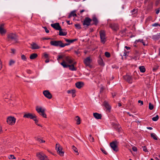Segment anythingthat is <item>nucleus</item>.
<instances>
[{"label": "nucleus", "instance_id": "obj_2", "mask_svg": "<svg viewBox=\"0 0 160 160\" xmlns=\"http://www.w3.org/2000/svg\"><path fill=\"white\" fill-rule=\"evenodd\" d=\"M36 156L40 160H49L48 157L42 152L37 153Z\"/></svg>", "mask_w": 160, "mask_h": 160}, {"label": "nucleus", "instance_id": "obj_18", "mask_svg": "<svg viewBox=\"0 0 160 160\" xmlns=\"http://www.w3.org/2000/svg\"><path fill=\"white\" fill-rule=\"evenodd\" d=\"M104 105L107 108V110L110 111L111 109V107L108 103L107 101H105L104 102Z\"/></svg>", "mask_w": 160, "mask_h": 160}, {"label": "nucleus", "instance_id": "obj_25", "mask_svg": "<svg viewBox=\"0 0 160 160\" xmlns=\"http://www.w3.org/2000/svg\"><path fill=\"white\" fill-rule=\"evenodd\" d=\"M38 57V54L36 53H33L30 56V58L31 59H34Z\"/></svg>", "mask_w": 160, "mask_h": 160}, {"label": "nucleus", "instance_id": "obj_56", "mask_svg": "<svg viewBox=\"0 0 160 160\" xmlns=\"http://www.w3.org/2000/svg\"><path fill=\"white\" fill-rule=\"evenodd\" d=\"M35 138L36 140L39 142H40L41 141V139L38 137H35Z\"/></svg>", "mask_w": 160, "mask_h": 160}, {"label": "nucleus", "instance_id": "obj_52", "mask_svg": "<svg viewBox=\"0 0 160 160\" xmlns=\"http://www.w3.org/2000/svg\"><path fill=\"white\" fill-rule=\"evenodd\" d=\"M153 38H156V39H158L159 38H160V37L158 35V36H153Z\"/></svg>", "mask_w": 160, "mask_h": 160}, {"label": "nucleus", "instance_id": "obj_60", "mask_svg": "<svg viewBox=\"0 0 160 160\" xmlns=\"http://www.w3.org/2000/svg\"><path fill=\"white\" fill-rule=\"evenodd\" d=\"M2 68V62H0V70Z\"/></svg>", "mask_w": 160, "mask_h": 160}, {"label": "nucleus", "instance_id": "obj_62", "mask_svg": "<svg viewBox=\"0 0 160 160\" xmlns=\"http://www.w3.org/2000/svg\"><path fill=\"white\" fill-rule=\"evenodd\" d=\"M45 62L46 63H48V62H49V60L48 59H47L45 61Z\"/></svg>", "mask_w": 160, "mask_h": 160}, {"label": "nucleus", "instance_id": "obj_19", "mask_svg": "<svg viewBox=\"0 0 160 160\" xmlns=\"http://www.w3.org/2000/svg\"><path fill=\"white\" fill-rule=\"evenodd\" d=\"M65 60L69 64H72L73 62V60L69 56H66L65 58Z\"/></svg>", "mask_w": 160, "mask_h": 160}, {"label": "nucleus", "instance_id": "obj_59", "mask_svg": "<svg viewBox=\"0 0 160 160\" xmlns=\"http://www.w3.org/2000/svg\"><path fill=\"white\" fill-rule=\"evenodd\" d=\"M33 120L35 121V123H36V124H37V123H38V121L37 119H36V118H34V119H33Z\"/></svg>", "mask_w": 160, "mask_h": 160}, {"label": "nucleus", "instance_id": "obj_50", "mask_svg": "<svg viewBox=\"0 0 160 160\" xmlns=\"http://www.w3.org/2000/svg\"><path fill=\"white\" fill-rule=\"evenodd\" d=\"M44 56L45 58H48V54L46 53H44Z\"/></svg>", "mask_w": 160, "mask_h": 160}, {"label": "nucleus", "instance_id": "obj_45", "mask_svg": "<svg viewBox=\"0 0 160 160\" xmlns=\"http://www.w3.org/2000/svg\"><path fill=\"white\" fill-rule=\"evenodd\" d=\"M101 150L102 152H103L104 154H105L106 155H107L108 154V153H107V152L105 151V150L104 149H103L102 148H101Z\"/></svg>", "mask_w": 160, "mask_h": 160}, {"label": "nucleus", "instance_id": "obj_21", "mask_svg": "<svg viewBox=\"0 0 160 160\" xmlns=\"http://www.w3.org/2000/svg\"><path fill=\"white\" fill-rule=\"evenodd\" d=\"M110 27L114 30L117 31L118 29V25L115 24H111Z\"/></svg>", "mask_w": 160, "mask_h": 160}, {"label": "nucleus", "instance_id": "obj_11", "mask_svg": "<svg viewBox=\"0 0 160 160\" xmlns=\"http://www.w3.org/2000/svg\"><path fill=\"white\" fill-rule=\"evenodd\" d=\"M123 78L126 81L130 83H132V78L131 76L127 74L126 75L123 76Z\"/></svg>", "mask_w": 160, "mask_h": 160}, {"label": "nucleus", "instance_id": "obj_57", "mask_svg": "<svg viewBox=\"0 0 160 160\" xmlns=\"http://www.w3.org/2000/svg\"><path fill=\"white\" fill-rule=\"evenodd\" d=\"M63 58V56L61 55H59L58 56V60H59V59L62 58Z\"/></svg>", "mask_w": 160, "mask_h": 160}, {"label": "nucleus", "instance_id": "obj_16", "mask_svg": "<svg viewBox=\"0 0 160 160\" xmlns=\"http://www.w3.org/2000/svg\"><path fill=\"white\" fill-rule=\"evenodd\" d=\"M75 85L77 88L80 89L83 86L84 83L82 82H78L76 83Z\"/></svg>", "mask_w": 160, "mask_h": 160}, {"label": "nucleus", "instance_id": "obj_51", "mask_svg": "<svg viewBox=\"0 0 160 160\" xmlns=\"http://www.w3.org/2000/svg\"><path fill=\"white\" fill-rule=\"evenodd\" d=\"M158 25H159V24L156 23L152 24V26L153 27H157V26H158Z\"/></svg>", "mask_w": 160, "mask_h": 160}, {"label": "nucleus", "instance_id": "obj_53", "mask_svg": "<svg viewBox=\"0 0 160 160\" xmlns=\"http://www.w3.org/2000/svg\"><path fill=\"white\" fill-rule=\"evenodd\" d=\"M132 150L135 152H136L137 151V148L136 147H133L132 148Z\"/></svg>", "mask_w": 160, "mask_h": 160}, {"label": "nucleus", "instance_id": "obj_48", "mask_svg": "<svg viewBox=\"0 0 160 160\" xmlns=\"http://www.w3.org/2000/svg\"><path fill=\"white\" fill-rule=\"evenodd\" d=\"M11 53H12L13 54H14L15 53V52H16L15 49H14L12 48V49H11Z\"/></svg>", "mask_w": 160, "mask_h": 160}, {"label": "nucleus", "instance_id": "obj_27", "mask_svg": "<svg viewBox=\"0 0 160 160\" xmlns=\"http://www.w3.org/2000/svg\"><path fill=\"white\" fill-rule=\"evenodd\" d=\"M92 21L94 22L93 24L97 25L98 23V21L96 18L93 17L92 19Z\"/></svg>", "mask_w": 160, "mask_h": 160}, {"label": "nucleus", "instance_id": "obj_55", "mask_svg": "<svg viewBox=\"0 0 160 160\" xmlns=\"http://www.w3.org/2000/svg\"><path fill=\"white\" fill-rule=\"evenodd\" d=\"M136 12H137V10L135 9H133L132 11V12L133 13H135Z\"/></svg>", "mask_w": 160, "mask_h": 160}, {"label": "nucleus", "instance_id": "obj_23", "mask_svg": "<svg viewBox=\"0 0 160 160\" xmlns=\"http://www.w3.org/2000/svg\"><path fill=\"white\" fill-rule=\"evenodd\" d=\"M62 147L60 146V144L58 143H57L56 145V150H57V151L58 152L59 151H60L61 150H62Z\"/></svg>", "mask_w": 160, "mask_h": 160}, {"label": "nucleus", "instance_id": "obj_38", "mask_svg": "<svg viewBox=\"0 0 160 160\" xmlns=\"http://www.w3.org/2000/svg\"><path fill=\"white\" fill-rule=\"evenodd\" d=\"M8 158L9 159H16V158L14 156L12 155H10L8 157Z\"/></svg>", "mask_w": 160, "mask_h": 160}, {"label": "nucleus", "instance_id": "obj_37", "mask_svg": "<svg viewBox=\"0 0 160 160\" xmlns=\"http://www.w3.org/2000/svg\"><path fill=\"white\" fill-rule=\"evenodd\" d=\"M149 108L151 110L153 108V106L151 103L149 104Z\"/></svg>", "mask_w": 160, "mask_h": 160}, {"label": "nucleus", "instance_id": "obj_35", "mask_svg": "<svg viewBox=\"0 0 160 160\" xmlns=\"http://www.w3.org/2000/svg\"><path fill=\"white\" fill-rule=\"evenodd\" d=\"M21 58L22 60L24 61H26L27 60V58L23 54H22L21 55Z\"/></svg>", "mask_w": 160, "mask_h": 160}, {"label": "nucleus", "instance_id": "obj_29", "mask_svg": "<svg viewBox=\"0 0 160 160\" xmlns=\"http://www.w3.org/2000/svg\"><path fill=\"white\" fill-rule=\"evenodd\" d=\"M59 35L60 36H65L67 35V32L62 31V30H59Z\"/></svg>", "mask_w": 160, "mask_h": 160}, {"label": "nucleus", "instance_id": "obj_34", "mask_svg": "<svg viewBox=\"0 0 160 160\" xmlns=\"http://www.w3.org/2000/svg\"><path fill=\"white\" fill-rule=\"evenodd\" d=\"M98 62L100 65L101 66H103L104 65L103 61L102 59L100 58L98 61Z\"/></svg>", "mask_w": 160, "mask_h": 160}, {"label": "nucleus", "instance_id": "obj_33", "mask_svg": "<svg viewBox=\"0 0 160 160\" xmlns=\"http://www.w3.org/2000/svg\"><path fill=\"white\" fill-rule=\"evenodd\" d=\"M76 118H77L76 120L77 123V124H79L80 123V118L78 116L76 117Z\"/></svg>", "mask_w": 160, "mask_h": 160}, {"label": "nucleus", "instance_id": "obj_44", "mask_svg": "<svg viewBox=\"0 0 160 160\" xmlns=\"http://www.w3.org/2000/svg\"><path fill=\"white\" fill-rule=\"evenodd\" d=\"M158 66H156L153 68L152 70L153 71H155L158 69Z\"/></svg>", "mask_w": 160, "mask_h": 160}, {"label": "nucleus", "instance_id": "obj_22", "mask_svg": "<svg viewBox=\"0 0 160 160\" xmlns=\"http://www.w3.org/2000/svg\"><path fill=\"white\" fill-rule=\"evenodd\" d=\"M113 126L114 128L116 129V130H118V132H119L120 131L121 127L119 125L116 123H113Z\"/></svg>", "mask_w": 160, "mask_h": 160}, {"label": "nucleus", "instance_id": "obj_31", "mask_svg": "<svg viewBox=\"0 0 160 160\" xmlns=\"http://www.w3.org/2000/svg\"><path fill=\"white\" fill-rule=\"evenodd\" d=\"M151 137L153 138L154 140H157L158 139L157 138V136L155 133H151Z\"/></svg>", "mask_w": 160, "mask_h": 160}, {"label": "nucleus", "instance_id": "obj_13", "mask_svg": "<svg viewBox=\"0 0 160 160\" xmlns=\"http://www.w3.org/2000/svg\"><path fill=\"white\" fill-rule=\"evenodd\" d=\"M51 26L56 30H62L58 23L52 24Z\"/></svg>", "mask_w": 160, "mask_h": 160}, {"label": "nucleus", "instance_id": "obj_41", "mask_svg": "<svg viewBox=\"0 0 160 160\" xmlns=\"http://www.w3.org/2000/svg\"><path fill=\"white\" fill-rule=\"evenodd\" d=\"M76 12L75 11H73L71 12H72V16L74 17H77V14L75 13Z\"/></svg>", "mask_w": 160, "mask_h": 160}, {"label": "nucleus", "instance_id": "obj_39", "mask_svg": "<svg viewBox=\"0 0 160 160\" xmlns=\"http://www.w3.org/2000/svg\"><path fill=\"white\" fill-rule=\"evenodd\" d=\"M58 153L61 156H63L64 155V152H63L62 151V150H61Z\"/></svg>", "mask_w": 160, "mask_h": 160}, {"label": "nucleus", "instance_id": "obj_10", "mask_svg": "<svg viewBox=\"0 0 160 160\" xmlns=\"http://www.w3.org/2000/svg\"><path fill=\"white\" fill-rule=\"evenodd\" d=\"M24 118H30L31 119H34L37 118V116L35 114H32L31 113H26L23 116Z\"/></svg>", "mask_w": 160, "mask_h": 160}, {"label": "nucleus", "instance_id": "obj_43", "mask_svg": "<svg viewBox=\"0 0 160 160\" xmlns=\"http://www.w3.org/2000/svg\"><path fill=\"white\" fill-rule=\"evenodd\" d=\"M69 44H70L69 43H66L65 44H64L62 42V46H61V47H64L65 46L68 45Z\"/></svg>", "mask_w": 160, "mask_h": 160}, {"label": "nucleus", "instance_id": "obj_6", "mask_svg": "<svg viewBox=\"0 0 160 160\" xmlns=\"http://www.w3.org/2000/svg\"><path fill=\"white\" fill-rule=\"evenodd\" d=\"M16 121V118L10 116L7 118V123L10 125L14 124Z\"/></svg>", "mask_w": 160, "mask_h": 160}, {"label": "nucleus", "instance_id": "obj_63", "mask_svg": "<svg viewBox=\"0 0 160 160\" xmlns=\"http://www.w3.org/2000/svg\"><path fill=\"white\" fill-rule=\"evenodd\" d=\"M147 128L148 129H150V130H152V127H147Z\"/></svg>", "mask_w": 160, "mask_h": 160}, {"label": "nucleus", "instance_id": "obj_58", "mask_svg": "<svg viewBox=\"0 0 160 160\" xmlns=\"http://www.w3.org/2000/svg\"><path fill=\"white\" fill-rule=\"evenodd\" d=\"M143 42V40L142 39H141V40L139 39V40H137L136 41V42Z\"/></svg>", "mask_w": 160, "mask_h": 160}, {"label": "nucleus", "instance_id": "obj_9", "mask_svg": "<svg viewBox=\"0 0 160 160\" xmlns=\"http://www.w3.org/2000/svg\"><path fill=\"white\" fill-rule=\"evenodd\" d=\"M92 62V59L90 57H88L85 59L84 60V64L87 66L89 67H91L90 63Z\"/></svg>", "mask_w": 160, "mask_h": 160}, {"label": "nucleus", "instance_id": "obj_5", "mask_svg": "<svg viewBox=\"0 0 160 160\" xmlns=\"http://www.w3.org/2000/svg\"><path fill=\"white\" fill-rule=\"evenodd\" d=\"M18 37L17 35L15 33H11L8 36V38L9 39V41L11 40H14L16 42H17Z\"/></svg>", "mask_w": 160, "mask_h": 160}, {"label": "nucleus", "instance_id": "obj_26", "mask_svg": "<svg viewBox=\"0 0 160 160\" xmlns=\"http://www.w3.org/2000/svg\"><path fill=\"white\" fill-rule=\"evenodd\" d=\"M77 40V39H72V40H69V39H66V38L65 39V41L66 42H68V43H69V44L70 43H72L73 42H74L75 41H76Z\"/></svg>", "mask_w": 160, "mask_h": 160}, {"label": "nucleus", "instance_id": "obj_64", "mask_svg": "<svg viewBox=\"0 0 160 160\" xmlns=\"http://www.w3.org/2000/svg\"><path fill=\"white\" fill-rule=\"evenodd\" d=\"M104 88L103 87H102L100 89V92H101L103 90Z\"/></svg>", "mask_w": 160, "mask_h": 160}, {"label": "nucleus", "instance_id": "obj_1", "mask_svg": "<svg viewBox=\"0 0 160 160\" xmlns=\"http://www.w3.org/2000/svg\"><path fill=\"white\" fill-rule=\"evenodd\" d=\"M36 110L37 112L43 118H47L46 114L45 113V110L41 107L37 106L36 107Z\"/></svg>", "mask_w": 160, "mask_h": 160}, {"label": "nucleus", "instance_id": "obj_12", "mask_svg": "<svg viewBox=\"0 0 160 160\" xmlns=\"http://www.w3.org/2000/svg\"><path fill=\"white\" fill-rule=\"evenodd\" d=\"M92 21V20L88 18H85L83 24V25H86L87 26L90 25V22Z\"/></svg>", "mask_w": 160, "mask_h": 160}, {"label": "nucleus", "instance_id": "obj_40", "mask_svg": "<svg viewBox=\"0 0 160 160\" xmlns=\"http://www.w3.org/2000/svg\"><path fill=\"white\" fill-rule=\"evenodd\" d=\"M105 55L107 58H109L110 56V53L108 52H106L105 53Z\"/></svg>", "mask_w": 160, "mask_h": 160}, {"label": "nucleus", "instance_id": "obj_30", "mask_svg": "<svg viewBox=\"0 0 160 160\" xmlns=\"http://www.w3.org/2000/svg\"><path fill=\"white\" fill-rule=\"evenodd\" d=\"M72 149L75 152L77 153V155H78L79 154L77 148L74 146H72Z\"/></svg>", "mask_w": 160, "mask_h": 160}, {"label": "nucleus", "instance_id": "obj_17", "mask_svg": "<svg viewBox=\"0 0 160 160\" xmlns=\"http://www.w3.org/2000/svg\"><path fill=\"white\" fill-rule=\"evenodd\" d=\"M32 46L31 48L32 49H39L40 47L35 43L32 42L31 44Z\"/></svg>", "mask_w": 160, "mask_h": 160}, {"label": "nucleus", "instance_id": "obj_28", "mask_svg": "<svg viewBox=\"0 0 160 160\" xmlns=\"http://www.w3.org/2000/svg\"><path fill=\"white\" fill-rule=\"evenodd\" d=\"M139 68L141 72H144L145 71V68L143 66H140Z\"/></svg>", "mask_w": 160, "mask_h": 160}, {"label": "nucleus", "instance_id": "obj_36", "mask_svg": "<svg viewBox=\"0 0 160 160\" xmlns=\"http://www.w3.org/2000/svg\"><path fill=\"white\" fill-rule=\"evenodd\" d=\"M152 119L153 121H156L158 119V115H157L156 117H153Z\"/></svg>", "mask_w": 160, "mask_h": 160}, {"label": "nucleus", "instance_id": "obj_42", "mask_svg": "<svg viewBox=\"0 0 160 160\" xmlns=\"http://www.w3.org/2000/svg\"><path fill=\"white\" fill-rule=\"evenodd\" d=\"M142 148L143 151L145 152H147L148 151V149L146 146H143L142 147Z\"/></svg>", "mask_w": 160, "mask_h": 160}, {"label": "nucleus", "instance_id": "obj_4", "mask_svg": "<svg viewBox=\"0 0 160 160\" xmlns=\"http://www.w3.org/2000/svg\"><path fill=\"white\" fill-rule=\"evenodd\" d=\"M118 143V142L117 141H115L110 143V145L111 148L115 152H117L118 151L117 146Z\"/></svg>", "mask_w": 160, "mask_h": 160}, {"label": "nucleus", "instance_id": "obj_15", "mask_svg": "<svg viewBox=\"0 0 160 160\" xmlns=\"http://www.w3.org/2000/svg\"><path fill=\"white\" fill-rule=\"evenodd\" d=\"M4 26L3 24H1L0 26V33L2 35L5 34L6 32V31L3 28Z\"/></svg>", "mask_w": 160, "mask_h": 160}, {"label": "nucleus", "instance_id": "obj_20", "mask_svg": "<svg viewBox=\"0 0 160 160\" xmlns=\"http://www.w3.org/2000/svg\"><path fill=\"white\" fill-rule=\"evenodd\" d=\"M93 115L94 117L97 119H99L101 118L102 115L100 114L97 112L93 113Z\"/></svg>", "mask_w": 160, "mask_h": 160}, {"label": "nucleus", "instance_id": "obj_47", "mask_svg": "<svg viewBox=\"0 0 160 160\" xmlns=\"http://www.w3.org/2000/svg\"><path fill=\"white\" fill-rule=\"evenodd\" d=\"M43 28L45 31V32L46 33H48L49 32V31L47 29V28L46 27H43Z\"/></svg>", "mask_w": 160, "mask_h": 160}, {"label": "nucleus", "instance_id": "obj_61", "mask_svg": "<svg viewBox=\"0 0 160 160\" xmlns=\"http://www.w3.org/2000/svg\"><path fill=\"white\" fill-rule=\"evenodd\" d=\"M72 12H71L70 13L69 15L68 16V18H70L72 16Z\"/></svg>", "mask_w": 160, "mask_h": 160}, {"label": "nucleus", "instance_id": "obj_54", "mask_svg": "<svg viewBox=\"0 0 160 160\" xmlns=\"http://www.w3.org/2000/svg\"><path fill=\"white\" fill-rule=\"evenodd\" d=\"M138 102L139 103H141V105H142L143 104V102L142 101H141L140 100H139L138 101Z\"/></svg>", "mask_w": 160, "mask_h": 160}, {"label": "nucleus", "instance_id": "obj_24", "mask_svg": "<svg viewBox=\"0 0 160 160\" xmlns=\"http://www.w3.org/2000/svg\"><path fill=\"white\" fill-rule=\"evenodd\" d=\"M75 92L76 91L75 89H72L71 90H68L67 91V92L68 93H72V97H74L75 96Z\"/></svg>", "mask_w": 160, "mask_h": 160}, {"label": "nucleus", "instance_id": "obj_7", "mask_svg": "<svg viewBox=\"0 0 160 160\" xmlns=\"http://www.w3.org/2000/svg\"><path fill=\"white\" fill-rule=\"evenodd\" d=\"M100 35L101 42L104 43L106 41L105 31L103 30H101L100 32Z\"/></svg>", "mask_w": 160, "mask_h": 160}, {"label": "nucleus", "instance_id": "obj_32", "mask_svg": "<svg viewBox=\"0 0 160 160\" xmlns=\"http://www.w3.org/2000/svg\"><path fill=\"white\" fill-rule=\"evenodd\" d=\"M15 61L12 59H11L9 62V65L10 66H11L15 63Z\"/></svg>", "mask_w": 160, "mask_h": 160}, {"label": "nucleus", "instance_id": "obj_14", "mask_svg": "<svg viewBox=\"0 0 160 160\" xmlns=\"http://www.w3.org/2000/svg\"><path fill=\"white\" fill-rule=\"evenodd\" d=\"M43 93L45 97L49 99H51L52 98L51 94L48 90L44 91Z\"/></svg>", "mask_w": 160, "mask_h": 160}, {"label": "nucleus", "instance_id": "obj_46", "mask_svg": "<svg viewBox=\"0 0 160 160\" xmlns=\"http://www.w3.org/2000/svg\"><path fill=\"white\" fill-rule=\"evenodd\" d=\"M75 27L78 28V29H79V28H81L80 27V25L79 24H76L75 25Z\"/></svg>", "mask_w": 160, "mask_h": 160}, {"label": "nucleus", "instance_id": "obj_49", "mask_svg": "<svg viewBox=\"0 0 160 160\" xmlns=\"http://www.w3.org/2000/svg\"><path fill=\"white\" fill-rule=\"evenodd\" d=\"M89 137H90V138H89V140H90L91 139L92 140V142H94V138L93 137H92L91 135H89Z\"/></svg>", "mask_w": 160, "mask_h": 160}, {"label": "nucleus", "instance_id": "obj_8", "mask_svg": "<svg viewBox=\"0 0 160 160\" xmlns=\"http://www.w3.org/2000/svg\"><path fill=\"white\" fill-rule=\"evenodd\" d=\"M52 45L55 46H59L61 47L62 44V42L61 41H51L50 42Z\"/></svg>", "mask_w": 160, "mask_h": 160}, {"label": "nucleus", "instance_id": "obj_3", "mask_svg": "<svg viewBox=\"0 0 160 160\" xmlns=\"http://www.w3.org/2000/svg\"><path fill=\"white\" fill-rule=\"evenodd\" d=\"M61 64L64 68L69 67V69L71 70L76 71V68H75L73 65L67 64L66 62L64 60H63V62L61 63Z\"/></svg>", "mask_w": 160, "mask_h": 160}]
</instances>
